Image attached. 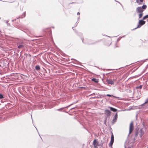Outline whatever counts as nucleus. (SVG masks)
Here are the masks:
<instances>
[{
	"instance_id": "1",
	"label": "nucleus",
	"mask_w": 148,
	"mask_h": 148,
	"mask_svg": "<svg viewBox=\"0 0 148 148\" xmlns=\"http://www.w3.org/2000/svg\"><path fill=\"white\" fill-rule=\"evenodd\" d=\"M139 132V128L138 127L136 128L135 130V132L134 134V137L133 138L134 140H135L137 138Z\"/></svg>"
},
{
	"instance_id": "2",
	"label": "nucleus",
	"mask_w": 148,
	"mask_h": 148,
	"mask_svg": "<svg viewBox=\"0 0 148 148\" xmlns=\"http://www.w3.org/2000/svg\"><path fill=\"white\" fill-rule=\"evenodd\" d=\"M111 140L109 144V146L110 147H112V145L114 143V138L113 134L112 131L111 132Z\"/></svg>"
},
{
	"instance_id": "3",
	"label": "nucleus",
	"mask_w": 148,
	"mask_h": 148,
	"mask_svg": "<svg viewBox=\"0 0 148 148\" xmlns=\"http://www.w3.org/2000/svg\"><path fill=\"white\" fill-rule=\"evenodd\" d=\"M17 44L18 46V47L19 49L23 48L24 47L25 45V44L24 42L22 41H18Z\"/></svg>"
},
{
	"instance_id": "4",
	"label": "nucleus",
	"mask_w": 148,
	"mask_h": 148,
	"mask_svg": "<svg viewBox=\"0 0 148 148\" xmlns=\"http://www.w3.org/2000/svg\"><path fill=\"white\" fill-rule=\"evenodd\" d=\"M134 124L133 122H132L130 124L129 130V133L128 136V137L129 135L134 130Z\"/></svg>"
},
{
	"instance_id": "5",
	"label": "nucleus",
	"mask_w": 148,
	"mask_h": 148,
	"mask_svg": "<svg viewBox=\"0 0 148 148\" xmlns=\"http://www.w3.org/2000/svg\"><path fill=\"white\" fill-rule=\"evenodd\" d=\"M111 112L110 110H106L105 111V117H108V119L110 118V116Z\"/></svg>"
},
{
	"instance_id": "6",
	"label": "nucleus",
	"mask_w": 148,
	"mask_h": 148,
	"mask_svg": "<svg viewBox=\"0 0 148 148\" xmlns=\"http://www.w3.org/2000/svg\"><path fill=\"white\" fill-rule=\"evenodd\" d=\"M93 144L95 148H98V147L100 146L97 140L96 139L94 140Z\"/></svg>"
},
{
	"instance_id": "7",
	"label": "nucleus",
	"mask_w": 148,
	"mask_h": 148,
	"mask_svg": "<svg viewBox=\"0 0 148 148\" xmlns=\"http://www.w3.org/2000/svg\"><path fill=\"white\" fill-rule=\"evenodd\" d=\"M82 40L83 43L87 44L89 45H91L93 44V43L90 40H85V41L84 42V40L83 38H82Z\"/></svg>"
},
{
	"instance_id": "8",
	"label": "nucleus",
	"mask_w": 148,
	"mask_h": 148,
	"mask_svg": "<svg viewBox=\"0 0 148 148\" xmlns=\"http://www.w3.org/2000/svg\"><path fill=\"white\" fill-rule=\"evenodd\" d=\"M144 11L141 8V7H137L136 9V12L137 13H142Z\"/></svg>"
},
{
	"instance_id": "9",
	"label": "nucleus",
	"mask_w": 148,
	"mask_h": 148,
	"mask_svg": "<svg viewBox=\"0 0 148 148\" xmlns=\"http://www.w3.org/2000/svg\"><path fill=\"white\" fill-rule=\"evenodd\" d=\"M145 24H144V23H143L141 22H140V21H139L138 23V24L137 25V27L135 28L134 29H136L137 28H139L140 27L144 25Z\"/></svg>"
},
{
	"instance_id": "10",
	"label": "nucleus",
	"mask_w": 148,
	"mask_h": 148,
	"mask_svg": "<svg viewBox=\"0 0 148 148\" xmlns=\"http://www.w3.org/2000/svg\"><path fill=\"white\" fill-rule=\"evenodd\" d=\"M106 81L107 83L109 84L112 85L114 84L113 81L112 79H107Z\"/></svg>"
},
{
	"instance_id": "11",
	"label": "nucleus",
	"mask_w": 148,
	"mask_h": 148,
	"mask_svg": "<svg viewBox=\"0 0 148 148\" xmlns=\"http://www.w3.org/2000/svg\"><path fill=\"white\" fill-rule=\"evenodd\" d=\"M141 106H143V109L145 110L148 108V103H145L144 104V103L141 104Z\"/></svg>"
},
{
	"instance_id": "12",
	"label": "nucleus",
	"mask_w": 148,
	"mask_h": 148,
	"mask_svg": "<svg viewBox=\"0 0 148 148\" xmlns=\"http://www.w3.org/2000/svg\"><path fill=\"white\" fill-rule=\"evenodd\" d=\"M118 118V114L117 113H116L114 116L113 119L112 120V121L113 122H116Z\"/></svg>"
},
{
	"instance_id": "13",
	"label": "nucleus",
	"mask_w": 148,
	"mask_h": 148,
	"mask_svg": "<svg viewBox=\"0 0 148 148\" xmlns=\"http://www.w3.org/2000/svg\"><path fill=\"white\" fill-rule=\"evenodd\" d=\"M140 132V136L141 138L143 135H144V131L142 129H139Z\"/></svg>"
},
{
	"instance_id": "14",
	"label": "nucleus",
	"mask_w": 148,
	"mask_h": 148,
	"mask_svg": "<svg viewBox=\"0 0 148 148\" xmlns=\"http://www.w3.org/2000/svg\"><path fill=\"white\" fill-rule=\"evenodd\" d=\"M106 43H105L104 44L106 46H109L111 44V42L110 40H106Z\"/></svg>"
},
{
	"instance_id": "15",
	"label": "nucleus",
	"mask_w": 148,
	"mask_h": 148,
	"mask_svg": "<svg viewBox=\"0 0 148 148\" xmlns=\"http://www.w3.org/2000/svg\"><path fill=\"white\" fill-rule=\"evenodd\" d=\"M105 96H108V97H114L115 98H119V97H116V96H114L113 95H110V94H107L106 95H102V97H104Z\"/></svg>"
},
{
	"instance_id": "16",
	"label": "nucleus",
	"mask_w": 148,
	"mask_h": 148,
	"mask_svg": "<svg viewBox=\"0 0 148 148\" xmlns=\"http://www.w3.org/2000/svg\"><path fill=\"white\" fill-rule=\"evenodd\" d=\"M109 108H110V110L113 112H116L117 110V109L112 107H110Z\"/></svg>"
},
{
	"instance_id": "17",
	"label": "nucleus",
	"mask_w": 148,
	"mask_h": 148,
	"mask_svg": "<svg viewBox=\"0 0 148 148\" xmlns=\"http://www.w3.org/2000/svg\"><path fill=\"white\" fill-rule=\"evenodd\" d=\"M139 7H141V8L143 10H145L147 8V6L146 5H144L142 6Z\"/></svg>"
},
{
	"instance_id": "18",
	"label": "nucleus",
	"mask_w": 148,
	"mask_h": 148,
	"mask_svg": "<svg viewBox=\"0 0 148 148\" xmlns=\"http://www.w3.org/2000/svg\"><path fill=\"white\" fill-rule=\"evenodd\" d=\"M35 68L36 70L38 71L40 69V66L38 65H36L35 66Z\"/></svg>"
},
{
	"instance_id": "19",
	"label": "nucleus",
	"mask_w": 148,
	"mask_h": 148,
	"mask_svg": "<svg viewBox=\"0 0 148 148\" xmlns=\"http://www.w3.org/2000/svg\"><path fill=\"white\" fill-rule=\"evenodd\" d=\"M73 103H72V104H71L68 106H66V107H64V108H60V109H58L57 110H58V111H59L60 110H61V109H62L64 108H68V107H69V106H71V105H73Z\"/></svg>"
},
{
	"instance_id": "20",
	"label": "nucleus",
	"mask_w": 148,
	"mask_h": 148,
	"mask_svg": "<svg viewBox=\"0 0 148 148\" xmlns=\"http://www.w3.org/2000/svg\"><path fill=\"white\" fill-rule=\"evenodd\" d=\"M142 86H143L142 85H140L139 86H136V89H141L142 88Z\"/></svg>"
},
{
	"instance_id": "21",
	"label": "nucleus",
	"mask_w": 148,
	"mask_h": 148,
	"mask_svg": "<svg viewBox=\"0 0 148 148\" xmlns=\"http://www.w3.org/2000/svg\"><path fill=\"white\" fill-rule=\"evenodd\" d=\"M110 73H107L106 74H105V73H103L102 74V75H103V78H104V77H105V78H107V77H106V75H107L108 74H110Z\"/></svg>"
},
{
	"instance_id": "22",
	"label": "nucleus",
	"mask_w": 148,
	"mask_h": 148,
	"mask_svg": "<svg viewBox=\"0 0 148 148\" xmlns=\"http://www.w3.org/2000/svg\"><path fill=\"white\" fill-rule=\"evenodd\" d=\"M25 13H26V12H24L22 16H20L19 18H23L24 17H25Z\"/></svg>"
},
{
	"instance_id": "23",
	"label": "nucleus",
	"mask_w": 148,
	"mask_h": 148,
	"mask_svg": "<svg viewBox=\"0 0 148 148\" xmlns=\"http://www.w3.org/2000/svg\"><path fill=\"white\" fill-rule=\"evenodd\" d=\"M140 14H139V18H141L143 15V13H139Z\"/></svg>"
},
{
	"instance_id": "24",
	"label": "nucleus",
	"mask_w": 148,
	"mask_h": 148,
	"mask_svg": "<svg viewBox=\"0 0 148 148\" xmlns=\"http://www.w3.org/2000/svg\"><path fill=\"white\" fill-rule=\"evenodd\" d=\"M145 19H143V18L142 19H141L140 20H139V21H140V22H141L143 23H144V24H145V21H144Z\"/></svg>"
},
{
	"instance_id": "25",
	"label": "nucleus",
	"mask_w": 148,
	"mask_h": 148,
	"mask_svg": "<svg viewBox=\"0 0 148 148\" xmlns=\"http://www.w3.org/2000/svg\"><path fill=\"white\" fill-rule=\"evenodd\" d=\"M147 18H148V14L145 16L143 17V19L145 20Z\"/></svg>"
},
{
	"instance_id": "26",
	"label": "nucleus",
	"mask_w": 148,
	"mask_h": 148,
	"mask_svg": "<svg viewBox=\"0 0 148 148\" xmlns=\"http://www.w3.org/2000/svg\"><path fill=\"white\" fill-rule=\"evenodd\" d=\"M107 118H107V117H105V119L104 121V123L106 125V121H107Z\"/></svg>"
},
{
	"instance_id": "27",
	"label": "nucleus",
	"mask_w": 148,
	"mask_h": 148,
	"mask_svg": "<svg viewBox=\"0 0 148 148\" xmlns=\"http://www.w3.org/2000/svg\"><path fill=\"white\" fill-rule=\"evenodd\" d=\"M92 81H94L95 82H97V79L95 78H92Z\"/></svg>"
},
{
	"instance_id": "28",
	"label": "nucleus",
	"mask_w": 148,
	"mask_h": 148,
	"mask_svg": "<svg viewBox=\"0 0 148 148\" xmlns=\"http://www.w3.org/2000/svg\"><path fill=\"white\" fill-rule=\"evenodd\" d=\"M4 98V97L2 94H0V99H2Z\"/></svg>"
},
{
	"instance_id": "29",
	"label": "nucleus",
	"mask_w": 148,
	"mask_h": 148,
	"mask_svg": "<svg viewBox=\"0 0 148 148\" xmlns=\"http://www.w3.org/2000/svg\"><path fill=\"white\" fill-rule=\"evenodd\" d=\"M145 103H148V98L146 99L145 102L144 103V104Z\"/></svg>"
},
{
	"instance_id": "30",
	"label": "nucleus",
	"mask_w": 148,
	"mask_h": 148,
	"mask_svg": "<svg viewBox=\"0 0 148 148\" xmlns=\"http://www.w3.org/2000/svg\"><path fill=\"white\" fill-rule=\"evenodd\" d=\"M117 79V77H115V78H114L112 80L113 81V83L116 80V79Z\"/></svg>"
},
{
	"instance_id": "31",
	"label": "nucleus",
	"mask_w": 148,
	"mask_h": 148,
	"mask_svg": "<svg viewBox=\"0 0 148 148\" xmlns=\"http://www.w3.org/2000/svg\"><path fill=\"white\" fill-rule=\"evenodd\" d=\"M139 109H143V106H141V105L140 106H139Z\"/></svg>"
},
{
	"instance_id": "32",
	"label": "nucleus",
	"mask_w": 148,
	"mask_h": 148,
	"mask_svg": "<svg viewBox=\"0 0 148 148\" xmlns=\"http://www.w3.org/2000/svg\"><path fill=\"white\" fill-rule=\"evenodd\" d=\"M136 2H137V3H138L139 4H140V2H139L138 1V0H136Z\"/></svg>"
},
{
	"instance_id": "33",
	"label": "nucleus",
	"mask_w": 148,
	"mask_h": 148,
	"mask_svg": "<svg viewBox=\"0 0 148 148\" xmlns=\"http://www.w3.org/2000/svg\"><path fill=\"white\" fill-rule=\"evenodd\" d=\"M121 38H119L118 39H117V41H119V40H120V39H121Z\"/></svg>"
},
{
	"instance_id": "34",
	"label": "nucleus",
	"mask_w": 148,
	"mask_h": 148,
	"mask_svg": "<svg viewBox=\"0 0 148 148\" xmlns=\"http://www.w3.org/2000/svg\"><path fill=\"white\" fill-rule=\"evenodd\" d=\"M77 15H80V13L79 12H78L77 13Z\"/></svg>"
},
{
	"instance_id": "35",
	"label": "nucleus",
	"mask_w": 148,
	"mask_h": 148,
	"mask_svg": "<svg viewBox=\"0 0 148 148\" xmlns=\"http://www.w3.org/2000/svg\"><path fill=\"white\" fill-rule=\"evenodd\" d=\"M144 0H139L140 2H142Z\"/></svg>"
},
{
	"instance_id": "36",
	"label": "nucleus",
	"mask_w": 148,
	"mask_h": 148,
	"mask_svg": "<svg viewBox=\"0 0 148 148\" xmlns=\"http://www.w3.org/2000/svg\"><path fill=\"white\" fill-rule=\"evenodd\" d=\"M7 25L8 26H10V24L9 23H7Z\"/></svg>"
},
{
	"instance_id": "37",
	"label": "nucleus",
	"mask_w": 148,
	"mask_h": 148,
	"mask_svg": "<svg viewBox=\"0 0 148 148\" xmlns=\"http://www.w3.org/2000/svg\"><path fill=\"white\" fill-rule=\"evenodd\" d=\"M79 18H80V16H79L78 17V18H77L78 20L79 19Z\"/></svg>"
},
{
	"instance_id": "38",
	"label": "nucleus",
	"mask_w": 148,
	"mask_h": 148,
	"mask_svg": "<svg viewBox=\"0 0 148 148\" xmlns=\"http://www.w3.org/2000/svg\"><path fill=\"white\" fill-rule=\"evenodd\" d=\"M77 23H77V22H76V24L75 25V26H76L77 25Z\"/></svg>"
},
{
	"instance_id": "39",
	"label": "nucleus",
	"mask_w": 148,
	"mask_h": 148,
	"mask_svg": "<svg viewBox=\"0 0 148 148\" xmlns=\"http://www.w3.org/2000/svg\"><path fill=\"white\" fill-rule=\"evenodd\" d=\"M115 1L116 2H118L119 3H120L119 2L117 1L116 0H115Z\"/></svg>"
},
{
	"instance_id": "40",
	"label": "nucleus",
	"mask_w": 148,
	"mask_h": 148,
	"mask_svg": "<svg viewBox=\"0 0 148 148\" xmlns=\"http://www.w3.org/2000/svg\"><path fill=\"white\" fill-rule=\"evenodd\" d=\"M6 21V23H7V24L8 23V21Z\"/></svg>"
},
{
	"instance_id": "41",
	"label": "nucleus",
	"mask_w": 148,
	"mask_h": 148,
	"mask_svg": "<svg viewBox=\"0 0 148 148\" xmlns=\"http://www.w3.org/2000/svg\"><path fill=\"white\" fill-rule=\"evenodd\" d=\"M74 108H71V110H72L73 109H74Z\"/></svg>"
},
{
	"instance_id": "42",
	"label": "nucleus",
	"mask_w": 148,
	"mask_h": 148,
	"mask_svg": "<svg viewBox=\"0 0 148 148\" xmlns=\"http://www.w3.org/2000/svg\"><path fill=\"white\" fill-rule=\"evenodd\" d=\"M102 79V82H103L104 83V82L103 81V78Z\"/></svg>"
},
{
	"instance_id": "43",
	"label": "nucleus",
	"mask_w": 148,
	"mask_h": 148,
	"mask_svg": "<svg viewBox=\"0 0 148 148\" xmlns=\"http://www.w3.org/2000/svg\"><path fill=\"white\" fill-rule=\"evenodd\" d=\"M107 36V37H110H110H109V36Z\"/></svg>"
},
{
	"instance_id": "44",
	"label": "nucleus",
	"mask_w": 148,
	"mask_h": 148,
	"mask_svg": "<svg viewBox=\"0 0 148 148\" xmlns=\"http://www.w3.org/2000/svg\"><path fill=\"white\" fill-rule=\"evenodd\" d=\"M14 21V20H12V21Z\"/></svg>"
},
{
	"instance_id": "45",
	"label": "nucleus",
	"mask_w": 148,
	"mask_h": 148,
	"mask_svg": "<svg viewBox=\"0 0 148 148\" xmlns=\"http://www.w3.org/2000/svg\"><path fill=\"white\" fill-rule=\"evenodd\" d=\"M128 148H131L130 147H128Z\"/></svg>"
},
{
	"instance_id": "46",
	"label": "nucleus",
	"mask_w": 148,
	"mask_h": 148,
	"mask_svg": "<svg viewBox=\"0 0 148 148\" xmlns=\"http://www.w3.org/2000/svg\"><path fill=\"white\" fill-rule=\"evenodd\" d=\"M73 27H72L73 29Z\"/></svg>"
},
{
	"instance_id": "47",
	"label": "nucleus",
	"mask_w": 148,
	"mask_h": 148,
	"mask_svg": "<svg viewBox=\"0 0 148 148\" xmlns=\"http://www.w3.org/2000/svg\"><path fill=\"white\" fill-rule=\"evenodd\" d=\"M124 36H123V37H124Z\"/></svg>"
}]
</instances>
